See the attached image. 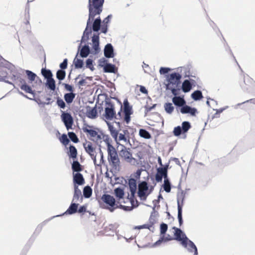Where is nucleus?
<instances>
[{
    "label": "nucleus",
    "instance_id": "nucleus-1",
    "mask_svg": "<svg viewBox=\"0 0 255 255\" xmlns=\"http://www.w3.org/2000/svg\"><path fill=\"white\" fill-rule=\"evenodd\" d=\"M112 17V15L110 14L102 20L100 15H97L92 20H90L89 23L87 20L86 28L83 33V41L90 39L92 32L93 34H98L99 37L101 33L106 34L108 31Z\"/></svg>",
    "mask_w": 255,
    "mask_h": 255
},
{
    "label": "nucleus",
    "instance_id": "nucleus-2",
    "mask_svg": "<svg viewBox=\"0 0 255 255\" xmlns=\"http://www.w3.org/2000/svg\"><path fill=\"white\" fill-rule=\"evenodd\" d=\"M89 39L83 41V35L80 40V43L77 48V55L82 58L88 57L90 54L96 55L101 51L100 46V37L97 34H92L91 36L92 43L89 42Z\"/></svg>",
    "mask_w": 255,
    "mask_h": 255
},
{
    "label": "nucleus",
    "instance_id": "nucleus-3",
    "mask_svg": "<svg viewBox=\"0 0 255 255\" xmlns=\"http://www.w3.org/2000/svg\"><path fill=\"white\" fill-rule=\"evenodd\" d=\"M105 0H88L87 7L88 9V23L92 20L94 16L100 15L103 9Z\"/></svg>",
    "mask_w": 255,
    "mask_h": 255
},
{
    "label": "nucleus",
    "instance_id": "nucleus-4",
    "mask_svg": "<svg viewBox=\"0 0 255 255\" xmlns=\"http://www.w3.org/2000/svg\"><path fill=\"white\" fill-rule=\"evenodd\" d=\"M154 187L149 185L146 181L139 180L138 182L137 194L140 200L145 201L152 192Z\"/></svg>",
    "mask_w": 255,
    "mask_h": 255
},
{
    "label": "nucleus",
    "instance_id": "nucleus-5",
    "mask_svg": "<svg viewBox=\"0 0 255 255\" xmlns=\"http://www.w3.org/2000/svg\"><path fill=\"white\" fill-rule=\"evenodd\" d=\"M101 199L106 205V207L103 203H101L99 202L100 207L107 209L111 212H113L117 209V207H116V200L113 196L105 193L102 195Z\"/></svg>",
    "mask_w": 255,
    "mask_h": 255
},
{
    "label": "nucleus",
    "instance_id": "nucleus-6",
    "mask_svg": "<svg viewBox=\"0 0 255 255\" xmlns=\"http://www.w3.org/2000/svg\"><path fill=\"white\" fill-rule=\"evenodd\" d=\"M126 183L128 184V188L130 194L129 193L128 195V200L130 202V204L132 205L133 204L134 201L135 200V195L137 189V180L134 178L130 176L127 180H125Z\"/></svg>",
    "mask_w": 255,
    "mask_h": 255
},
{
    "label": "nucleus",
    "instance_id": "nucleus-7",
    "mask_svg": "<svg viewBox=\"0 0 255 255\" xmlns=\"http://www.w3.org/2000/svg\"><path fill=\"white\" fill-rule=\"evenodd\" d=\"M61 119L63 123L67 130L73 129L72 126L74 124V119L71 114L67 111L61 110Z\"/></svg>",
    "mask_w": 255,
    "mask_h": 255
},
{
    "label": "nucleus",
    "instance_id": "nucleus-8",
    "mask_svg": "<svg viewBox=\"0 0 255 255\" xmlns=\"http://www.w3.org/2000/svg\"><path fill=\"white\" fill-rule=\"evenodd\" d=\"M181 245L187 249L190 253H193V255L198 254V249L194 243L188 238L186 240L181 241Z\"/></svg>",
    "mask_w": 255,
    "mask_h": 255
},
{
    "label": "nucleus",
    "instance_id": "nucleus-9",
    "mask_svg": "<svg viewBox=\"0 0 255 255\" xmlns=\"http://www.w3.org/2000/svg\"><path fill=\"white\" fill-rule=\"evenodd\" d=\"M182 75L176 72H173L166 76V80L167 82V85L169 87V85L174 86L175 84L181 81Z\"/></svg>",
    "mask_w": 255,
    "mask_h": 255
},
{
    "label": "nucleus",
    "instance_id": "nucleus-10",
    "mask_svg": "<svg viewBox=\"0 0 255 255\" xmlns=\"http://www.w3.org/2000/svg\"><path fill=\"white\" fill-rule=\"evenodd\" d=\"M182 114H189L191 116L195 117L198 114L197 109L195 107H192L190 106L187 105L186 103L185 105L182 106L178 109Z\"/></svg>",
    "mask_w": 255,
    "mask_h": 255
},
{
    "label": "nucleus",
    "instance_id": "nucleus-11",
    "mask_svg": "<svg viewBox=\"0 0 255 255\" xmlns=\"http://www.w3.org/2000/svg\"><path fill=\"white\" fill-rule=\"evenodd\" d=\"M99 102V98L96 101V104L95 107L91 108L90 106H86V116L91 119H95L98 116L97 105Z\"/></svg>",
    "mask_w": 255,
    "mask_h": 255
},
{
    "label": "nucleus",
    "instance_id": "nucleus-12",
    "mask_svg": "<svg viewBox=\"0 0 255 255\" xmlns=\"http://www.w3.org/2000/svg\"><path fill=\"white\" fill-rule=\"evenodd\" d=\"M46 82L44 83L45 86L48 89L52 91V93L54 95H58L57 91L59 88L56 87V81L53 78L46 79Z\"/></svg>",
    "mask_w": 255,
    "mask_h": 255
},
{
    "label": "nucleus",
    "instance_id": "nucleus-13",
    "mask_svg": "<svg viewBox=\"0 0 255 255\" xmlns=\"http://www.w3.org/2000/svg\"><path fill=\"white\" fill-rule=\"evenodd\" d=\"M172 102L175 106L176 109L178 111V109L182 106L185 105L186 101L184 98V95H174L172 98Z\"/></svg>",
    "mask_w": 255,
    "mask_h": 255
},
{
    "label": "nucleus",
    "instance_id": "nucleus-14",
    "mask_svg": "<svg viewBox=\"0 0 255 255\" xmlns=\"http://www.w3.org/2000/svg\"><path fill=\"white\" fill-rule=\"evenodd\" d=\"M79 204L72 201L68 209L63 213L58 215V217H61L64 215H72L75 214L78 212V208Z\"/></svg>",
    "mask_w": 255,
    "mask_h": 255
},
{
    "label": "nucleus",
    "instance_id": "nucleus-15",
    "mask_svg": "<svg viewBox=\"0 0 255 255\" xmlns=\"http://www.w3.org/2000/svg\"><path fill=\"white\" fill-rule=\"evenodd\" d=\"M172 229L174 230V239L176 241H180L181 245L182 241L188 239V238L185 233L180 228L174 226L172 227Z\"/></svg>",
    "mask_w": 255,
    "mask_h": 255
},
{
    "label": "nucleus",
    "instance_id": "nucleus-16",
    "mask_svg": "<svg viewBox=\"0 0 255 255\" xmlns=\"http://www.w3.org/2000/svg\"><path fill=\"white\" fill-rule=\"evenodd\" d=\"M103 51L104 56L106 58H114L116 55L114 46L110 43L105 45Z\"/></svg>",
    "mask_w": 255,
    "mask_h": 255
},
{
    "label": "nucleus",
    "instance_id": "nucleus-17",
    "mask_svg": "<svg viewBox=\"0 0 255 255\" xmlns=\"http://www.w3.org/2000/svg\"><path fill=\"white\" fill-rule=\"evenodd\" d=\"M73 186L83 185L85 182L83 175L80 172L73 173Z\"/></svg>",
    "mask_w": 255,
    "mask_h": 255
},
{
    "label": "nucleus",
    "instance_id": "nucleus-18",
    "mask_svg": "<svg viewBox=\"0 0 255 255\" xmlns=\"http://www.w3.org/2000/svg\"><path fill=\"white\" fill-rule=\"evenodd\" d=\"M120 145L122 147V149L119 152V155L121 157H123L125 160H127L129 162H130L132 160L134 159V158L132 157L131 152L128 151L124 145L121 144Z\"/></svg>",
    "mask_w": 255,
    "mask_h": 255
},
{
    "label": "nucleus",
    "instance_id": "nucleus-19",
    "mask_svg": "<svg viewBox=\"0 0 255 255\" xmlns=\"http://www.w3.org/2000/svg\"><path fill=\"white\" fill-rule=\"evenodd\" d=\"M103 116L105 119L109 121H111L114 119H118L117 118V114L115 109H110L108 107H105V113Z\"/></svg>",
    "mask_w": 255,
    "mask_h": 255
},
{
    "label": "nucleus",
    "instance_id": "nucleus-20",
    "mask_svg": "<svg viewBox=\"0 0 255 255\" xmlns=\"http://www.w3.org/2000/svg\"><path fill=\"white\" fill-rule=\"evenodd\" d=\"M106 124L108 126V129L110 132L111 136L114 139L115 141L116 142L117 144L121 145V144L119 142L118 139L119 130L116 129V128L114 127V126L111 123L109 122H106Z\"/></svg>",
    "mask_w": 255,
    "mask_h": 255
},
{
    "label": "nucleus",
    "instance_id": "nucleus-21",
    "mask_svg": "<svg viewBox=\"0 0 255 255\" xmlns=\"http://www.w3.org/2000/svg\"><path fill=\"white\" fill-rule=\"evenodd\" d=\"M186 192L184 190H181V192H178L177 194V209H179V207L181 209H183V207L184 203V200L185 199Z\"/></svg>",
    "mask_w": 255,
    "mask_h": 255
},
{
    "label": "nucleus",
    "instance_id": "nucleus-22",
    "mask_svg": "<svg viewBox=\"0 0 255 255\" xmlns=\"http://www.w3.org/2000/svg\"><path fill=\"white\" fill-rule=\"evenodd\" d=\"M108 160L110 165L115 170H117L120 166V161L118 155L116 156L108 157Z\"/></svg>",
    "mask_w": 255,
    "mask_h": 255
},
{
    "label": "nucleus",
    "instance_id": "nucleus-23",
    "mask_svg": "<svg viewBox=\"0 0 255 255\" xmlns=\"http://www.w3.org/2000/svg\"><path fill=\"white\" fill-rule=\"evenodd\" d=\"M78 56H79V55H77V54H76L73 61V65L74 66V68L76 69L84 68V60L79 58L78 57Z\"/></svg>",
    "mask_w": 255,
    "mask_h": 255
},
{
    "label": "nucleus",
    "instance_id": "nucleus-24",
    "mask_svg": "<svg viewBox=\"0 0 255 255\" xmlns=\"http://www.w3.org/2000/svg\"><path fill=\"white\" fill-rule=\"evenodd\" d=\"M83 199V196L82 195L81 190L78 186L75 185L74 186V195L72 201H77L80 200V203H82Z\"/></svg>",
    "mask_w": 255,
    "mask_h": 255
},
{
    "label": "nucleus",
    "instance_id": "nucleus-25",
    "mask_svg": "<svg viewBox=\"0 0 255 255\" xmlns=\"http://www.w3.org/2000/svg\"><path fill=\"white\" fill-rule=\"evenodd\" d=\"M67 154L70 158L73 160L77 158V150L74 145L71 144L69 145Z\"/></svg>",
    "mask_w": 255,
    "mask_h": 255
},
{
    "label": "nucleus",
    "instance_id": "nucleus-26",
    "mask_svg": "<svg viewBox=\"0 0 255 255\" xmlns=\"http://www.w3.org/2000/svg\"><path fill=\"white\" fill-rule=\"evenodd\" d=\"M174 87H168V85H166V90H170L171 93L173 95H177L179 94L180 91L181 90V81L177 82V84L174 85Z\"/></svg>",
    "mask_w": 255,
    "mask_h": 255
},
{
    "label": "nucleus",
    "instance_id": "nucleus-27",
    "mask_svg": "<svg viewBox=\"0 0 255 255\" xmlns=\"http://www.w3.org/2000/svg\"><path fill=\"white\" fill-rule=\"evenodd\" d=\"M124 105V114H133V111L132 109V106L130 105L128 101L127 98H126L124 100L123 102Z\"/></svg>",
    "mask_w": 255,
    "mask_h": 255
},
{
    "label": "nucleus",
    "instance_id": "nucleus-28",
    "mask_svg": "<svg viewBox=\"0 0 255 255\" xmlns=\"http://www.w3.org/2000/svg\"><path fill=\"white\" fill-rule=\"evenodd\" d=\"M103 72L116 74L118 73V68H117L115 64L110 63L108 66H105L103 69Z\"/></svg>",
    "mask_w": 255,
    "mask_h": 255
},
{
    "label": "nucleus",
    "instance_id": "nucleus-29",
    "mask_svg": "<svg viewBox=\"0 0 255 255\" xmlns=\"http://www.w3.org/2000/svg\"><path fill=\"white\" fill-rule=\"evenodd\" d=\"M71 168L73 173H79L82 170L81 165L77 159L73 160L71 164Z\"/></svg>",
    "mask_w": 255,
    "mask_h": 255
},
{
    "label": "nucleus",
    "instance_id": "nucleus-30",
    "mask_svg": "<svg viewBox=\"0 0 255 255\" xmlns=\"http://www.w3.org/2000/svg\"><path fill=\"white\" fill-rule=\"evenodd\" d=\"M76 94L74 92L66 93L64 95V99L68 105H70L74 101Z\"/></svg>",
    "mask_w": 255,
    "mask_h": 255
},
{
    "label": "nucleus",
    "instance_id": "nucleus-31",
    "mask_svg": "<svg viewBox=\"0 0 255 255\" xmlns=\"http://www.w3.org/2000/svg\"><path fill=\"white\" fill-rule=\"evenodd\" d=\"M84 125H86V127H83L82 129L83 131L88 134L90 135V136L92 137H95L96 135H97V131L96 129H88L87 128V127L89 128L93 127L92 126H89L87 124H84Z\"/></svg>",
    "mask_w": 255,
    "mask_h": 255
},
{
    "label": "nucleus",
    "instance_id": "nucleus-32",
    "mask_svg": "<svg viewBox=\"0 0 255 255\" xmlns=\"http://www.w3.org/2000/svg\"><path fill=\"white\" fill-rule=\"evenodd\" d=\"M20 88L21 90L24 91L26 93L31 94L33 97L35 96V92L34 90H33L32 87L29 85L27 83L25 84H22L20 85Z\"/></svg>",
    "mask_w": 255,
    "mask_h": 255
},
{
    "label": "nucleus",
    "instance_id": "nucleus-33",
    "mask_svg": "<svg viewBox=\"0 0 255 255\" xmlns=\"http://www.w3.org/2000/svg\"><path fill=\"white\" fill-rule=\"evenodd\" d=\"M25 74H26L28 82L29 84H32L35 81V78H36V74L29 70H25Z\"/></svg>",
    "mask_w": 255,
    "mask_h": 255
},
{
    "label": "nucleus",
    "instance_id": "nucleus-34",
    "mask_svg": "<svg viewBox=\"0 0 255 255\" xmlns=\"http://www.w3.org/2000/svg\"><path fill=\"white\" fill-rule=\"evenodd\" d=\"M41 74L44 79L53 78V75L52 71L46 67H42L41 70Z\"/></svg>",
    "mask_w": 255,
    "mask_h": 255
},
{
    "label": "nucleus",
    "instance_id": "nucleus-35",
    "mask_svg": "<svg viewBox=\"0 0 255 255\" xmlns=\"http://www.w3.org/2000/svg\"><path fill=\"white\" fill-rule=\"evenodd\" d=\"M191 98L195 101H200L203 98L202 91L199 90L194 91L191 94Z\"/></svg>",
    "mask_w": 255,
    "mask_h": 255
},
{
    "label": "nucleus",
    "instance_id": "nucleus-36",
    "mask_svg": "<svg viewBox=\"0 0 255 255\" xmlns=\"http://www.w3.org/2000/svg\"><path fill=\"white\" fill-rule=\"evenodd\" d=\"M101 96H104L105 97V103L106 104V107H108V108L111 109H115L114 103L111 101L107 93H103V94L99 95Z\"/></svg>",
    "mask_w": 255,
    "mask_h": 255
},
{
    "label": "nucleus",
    "instance_id": "nucleus-37",
    "mask_svg": "<svg viewBox=\"0 0 255 255\" xmlns=\"http://www.w3.org/2000/svg\"><path fill=\"white\" fill-rule=\"evenodd\" d=\"M191 87L189 85V81L185 79L182 82L181 85V90L185 93L189 92L191 90Z\"/></svg>",
    "mask_w": 255,
    "mask_h": 255
},
{
    "label": "nucleus",
    "instance_id": "nucleus-38",
    "mask_svg": "<svg viewBox=\"0 0 255 255\" xmlns=\"http://www.w3.org/2000/svg\"><path fill=\"white\" fill-rule=\"evenodd\" d=\"M114 194L117 198L123 199L125 195L124 188L121 187L116 188L114 189Z\"/></svg>",
    "mask_w": 255,
    "mask_h": 255
},
{
    "label": "nucleus",
    "instance_id": "nucleus-39",
    "mask_svg": "<svg viewBox=\"0 0 255 255\" xmlns=\"http://www.w3.org/2000/svg\"><path fill=\"white\" fill-rule=\"evenodd\" d=\"M83 146L85 151L88 153L91 152H95V147L93 146V144L91 142H87L83 143Z\"/></svg>",
    "mask_w": 255,
    "mask_h": 255
},
{
    "label": "nucleus",
    "instance_id": "nucleus-40",
    "mask_svg": "<svg viewBox=\"0 0 255 255\" xmlns=\"http://www.w3.org/2000/svg\"><path fill=\"white\" fill-rule=\"evenodd\" d=\"M139 135L144 139H149L151 138V135L149 131L144 128H140L139 130Z\"/></svg>",
    "mask_w": 255,
    "mask_h": 255
},
{
    "label": "nucleus",
    "instance_id": "nucleus-41",
    "mask_svg": "<svg viewBox=\"0 0 255 255\" xmlns=\"http://www.w3.org/2000/svg\"><path fill=\"white\" fill-rule=\"evenodd\" d=\"M83 197L85 198H89L92 195V189L91 187L87 185L85 186L83 190Z\"/></svg>",
    "mask_w": 255,
    "mask_h": 255
},
{
    "label": "nucleus",
    "instance_id": "nucleus-42",
    "mask_svg": "<svg viewBox=\"0 0 255 255\" xmlns=\"http://www.w3.org/2000/svg\"><path fill=\"white\" fill-rule=\"evenodd\" d=\"M100 133L103 136V139L105 141L107 147H109L110 146H113V145L112 144V139L110 137V136L108 134H105L103 132V131H100Z\"/></svg>",
    "mask_w": 255,
    "mask_h": 255
},
{
    "label": "nucleus",
    "instance_id": "nucleus-43",
    "mask_svg": "<svg viewBox=\"0 0 255 255\" xmlns=\"http://www.w3.org/2000/svg\"><path fill=\"white\" fill-rule=\"evenodd\" d=\"M157 174L164 176L165 182L166 181V177H168V171L166 167H162V166L157 167Z\"/></svg>",
    "mask_w": 255,
    "mask_h": 255
},
{
    "label": "nucleus",
    "instance_id": "nucleus-44",
    "mask_svg": "<svg viewBox=\"0 0 255 255\" xmlns=\"http://www.w3.org/2000/svg\"><path fill=\"white\" fill-rule=\"evenodd\" d=\"M166 178V181L165 182V179L164 180V184L162 185V187L163 188L164 190L166 193H168L170 192V191H171L172 184L170 182V181L168 177H167H167Z\"/></svg>",
    "mask_w": 255,
    "mask_h": 255
},
{
    "label": "nucleus",
    "instance_id": "nucleus-45",
    "mask_svg": "<svg viewBox=\"0 0 255 255\" xmlns=\"http://www.w3.org/2000/svg\"><path fill=\"white\" fill-rule=\"evenodd\" d=\"M164 108L165 112L168 114H171L174 110L172 103L170 102L165 103L164 105Z\"/></svg>",
    "mask_w": 255,
    "mask_h": 255
},
{
    "label": "nucleus",
    "instance_id": "nucleus-46",
    "mask_svg": "<svg viewBox=\"0 0 255 255\" xmlns=\"http://www.w3.org/2000/svg\"><path fill=\"white\" fill-rule=\"evenodd\" d=\"M65 70L58 69L56 73V77L60 81L63 80L66 77Z\"/></svg>",
    "mask_w": 255,
    "mask_h": 255
},
{
    "label": "nucleus",
    "instance_id": "nucleus-47",
    "mask_svg": "<svg viewBox=\"0 0 255 255\" xmlns=\"http://www.w3.org/2000/svg\"><path fill=\"white\" fill-rule=\"evenodd\" d=\"M108 58H106V57H102L98 60V66L102 68L103 70L104 69L105 66H108V64H110L109 62Z\"/></svg>",
    "mask_w": 255,
    "mask_h": 255
},
{
    "label": "nucleus",
    "instance_id": "nucleus-48",
    "mask_svg": "<svg viewBox=\"0 0 255 255\" xmlns=\"http://www.w3.org/2000/svg\"><path fill=\"white\" fill-rule=\"evenodd\" d=\"M68 135L69 140H71L73 142L77 143L79 142V138L74 132L68 131Z\"/></svg>",
    "mask_w": 255,
    "mask_h": 255
},
{
    "label": "nucleus",
    "instance_id": "nucleus-49",
    "mask_svg": "<svg viewBox=\"0 0 255 255\" xmlns=\"http://www.w3.org/2000/svg\"><path fill=\"white\" fill-rule=\"evenodd\" d=\"M170 241V239H164V237L161 236L159 239L152 245V247L154 248L160 246L162 243Z\"/></svg>",
    "mask_w": 255,
    "mask_h": 255
},
{
    "label": "nucleus",
    "instance_id": "nucleus-50",
    "mask_svg": "<svg viewBox=\"0 0 255 255\" xmlns=\"http://www.w3.org/2000/svg\"><path fill=\"white\" fill-rule=\"evenodd\" d=\"M55 98L56 99V105L57 106L61 109H65L66 107V103L59 97H57Z\"/></svg>",
    "mask_w": 255,
    "mask_h": 255
},
{
    "label": "nucleus",
    "instance_id": "nucleus-51",
    "mask_svg": "<svg viewBox=\"0 0 255 255\" xmlns=\"http://www.w3.org/2000/svg\"><path fill=\"white\" fill-rule=\"evenodd\" d=\"M181 128L183 132H187L191 128V123L188 121H184L181 124Z\"/></svg>",
    "mask_w": 255,
    "mask_h": 255
},
{
    "label": "nucleus",
    "instance_id": "nucleus-52",
    "mask_svg": "<svg viewBox=\"0 0 255 255\" xmlns=\"http://www.w3.org/2000/svg\"><path fill=\"white\" fill-rule=\"evenodd\" d=\"M168 230V225L163 222L160 225V236L164 237Z\"/></svg>",
    "mask_w": 255,
    "mask_h": 255
},
{
    "label": "nucleus",
    "instance_id": "nucleus-53",
    "mask_svg": "<svg viewBox=\"0 0 255 255\" xmlns=\"http://www.w3.org/2000/svg\"><path fill=\"white\" fill-rule=\"evenodd\" d=\"M59 140L65 146L68 145L70 142V140L65 133L62 134L61 136L59 138Z\"/></svg>",
    "mask_w": 255,
    "mask_h": 255
},
{
    "label": "nucleus",
    "instance_id": "nucleus-54",
    "mask_svg": "<svg viewBox=\"0 0 255 255\" xmlns=\"http://www.w3.org/2000/svg\"><path fill=\"white\" fill-rule=\"evenodd\" d=\"M108 157H112L118 155L117 151L114 146L107 147Z\"/></svg>",
    "mask_w": 255,
    "mask_h": 255
},
{
    "label": "nucleus",
    "instance_id": "nucleus-55",
    "mask_svg": "<svg viewBox=\"0 0 255 255\" xmlns=\"http://www.w3.org/2000/svg\"><path fill=\"white\" fill-rule=\"evenodd\" d=\"M171 70V69L169 67H161L159 69V73L161 75H163L166 78V76L169 75V72Z\"/></svg>",
    "mask_w": 255,
    "mask_h": 255
},
{
    "label": "nucleus",
    "instance_id": "nucleus-56",
    "mask_svg": "<svg viewBox=\"0 0 255 255\" xmlns=\"http://www.w3.org/2000/svg\"><path fill=\"white\" fill-rule=\"evenodd\" d=\"M182 132L183 130L180 126L175 127L173 130V133L174 135L177 137H180Z\"/></svg>",
    "mask_w": 255,
    "mask_h": 255
},
{
    "label": "nucleus",
    "instance_id": "nucleus-57",
    "mask_svg": "<svg viewBox=\"0 0 255 255\" xmlns=\"http://www.w3.org/2000/svg\"><path fill=\"white\" fill-rule=\"evenodd\" d=\"M177 219L179 222V226L181 227L183 224V220L182 217V209L179 207V209H177Z\"/></svg>",
    "mask_w": 255,
    "mask_h": 255
},
{
    "label": "nucleus",
    "instance_id": "nucleus-58",
    "mask_svg": "<svg viewBox=\"0 0 255 255\" xmlns=\"http://www.w3.org/2000/svg\"><path fill=\"white\" fill-rule=\"evenodd\" d=\"M228 108V106H226L223 108H221L219 109H213V110H215L216 111V113L212 116V119H213L214 118H218L219 117V115L222 113L224 111L226 110Z\"/></svg>",
    "mask_w": 255,
    "mask_h": 255
},
{
    "label": "nucleus",
    "instance_id": "nucleus-59",
    "mask_svg": "<svg viewBox=\"0 0 255 255\" xmlns=\"http://www.w3.org/2000/svg\"><path fill=\"white\" fill-rule=\"evenodd\" d=\"M4 60L5 61V64L2 65V66L9 70L11 73H12L15 68L14 66L12 64L6 61L5 60Z\"/></svg>",
    "mask_w": 255,
    "mask_h": 255
},
{
    "label": "nucleus",
    "instance_id": "nucleus-60",
    "mask_svg": "<svg viewBox=\"0 0 255 255\" xmlns=\"http://www.w3.org/2000/svg\"><path fill=\"white\" fill-rule=\"evenodd\" d=\"M87 212V205L84 204L83 205H80L78 208V213L84 215Z\"/></svg>",
    "mask_w": 255,
    "mask_h": 255
},
{
    "label": "nucleus",
    "instance_id": "nucleus-61",
    "mask_svg": "<svg viewBox=\"0 0 255 255\" xmlns=\"http://www.w3.org/2000/svg\"><path fill=\"white\" fill-rule=\"evenodd\" d=\"M62 85L64 86L65 90L69 93L74 92V88L72 85L63 83Z\"/></svg>",
    "mask_w": 255,
    "mask_h": 255
},
{
    "label": "nucleus",
    "instance_id": "nucleus-62",
    "mask_svg": "<svg viewBox=\"0 0 255 255\" xmlns=\"http://www.w3.org/2000/svg\"><path fill=\"white\" fill-rule=\"evenodd\" d=\"M156 106H157L156 104H154L151 106H149L148 105H145L144 106V109H145L144 114H145V116H146L148 112H150L151 111H152V110L155 109V107H156Z\"/></svg>",
    "mask_w": 255,
    "mask_h": 255
},
{
    "label": "nucleus",
    "instance_id": "nucleus-63",
    "mask_svg": "<svg viewBox=\"0 0 255 255\" xmlns=\"http://www.w3.org/2000/svg\"><path fill=\"white\" fill-rule=\"evenodd\" d=\"M68 59L67 58L64 59L63 62L61 63L59 65L60 70H65V69L67 68L68 66Z\"/></svg>",
    "mask_w": 255,
    "mask_h": 255
},
{
    "label": "nucleus",
    "instance_id": "nucleus-64",
    "mask_svg": "<svg viewBox=\"0 0 255 255\" xmlns=\"http://www.w3.org/2000/svg\"><path fill=\"white\" fill-rule=\"evenodd\" d=\"M94 61L90 56L89 58H87L85 61V67L87 68L90 66H92L94 64Z\"/></svg>",
    "mask_w": 255,
    "mask_h": 255
}]
</instances>
